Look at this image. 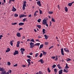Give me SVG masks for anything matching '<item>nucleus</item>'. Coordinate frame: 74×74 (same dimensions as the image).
Masks as SVG:
<instances>
[{"instance_id":"nucleus-21","label":"nucleus","mask_w":74,"mask_h":74,"mask_svg":"<svg viewBox=\"0 0 74 74\" xmlns=\"http://www.w3.org/2000/svg\"><path fill=\"white\" fill-rule=\"evenodd\" d=\"M30 47H33V45H34V43H32V42H30Z\"/></svg>"},{"instance_id":"nucleus-36","label":"nucleus","mask_w":74,"mask_h":74,"mask_svg":"<svg viewBox=\"0 0 74 74\" xmlns=\"http://www.w3.org/2000/svg\"><path fill=\"white\" fill-rule=\"evenodd\" d=\"M69 6H71L72 5V4L71 3H69L68 4Z\"/></svg>"},{"instance_id":"nucleus-18","label":"nucleus","mask_w":74,"mask_h":74,"mask_svg":"<svg viewBox=\"0 0 74 74\" xmlns=\"http://www.w3.org/2000/svg\"><path fill=\"white\" fill-rule=\"evenodd\" d=\"M62 71H63V70H60L59 71V74H62Z\"/></svg>"},{"instance_id":"nucleus-9","label":"nucleus","mask_w":74,"mask_h":74,"mask_svg":"<svg viewBox=\"0 0 74 74\" xmlns=\"http://www.w3.org/2000/svg\"><path fill=\"white\" fill-rule=\"evenodd\" d=\"M11 51V49L9 48H8L7 49V50L5 51L6 52H8Z\"/></svg>"},{"instance_id":"nucleus-43","label":"nucleus","mask_w":74,"mask_h":74,"mask_svg":"<svg viewBox=\"0 0 74 74\" xmlns=\"http://www.w3.org/2000/svg\"><path fill=\"white\" fill-rule=\"evenodd\" d=\"M25 6H23V10H25L26 8H25Z\"/></svg>"},{"instance_id":"nucleus-63","label":"nucleus","mask_w":74,"mask_h":74,"mask_svg":"<svg viewBox=\"0 0 74 74\" xmlns=\"http://www.w3.org/2000/svg\"><path fill=\"white\" fill-rule=\"evenodd\" d=\"M58 58L56 57V59H55V60H56V61L57 60H58Z\"/></svg>"},{"instance_id":"nucleus-28","label":"nucleus","mask_w":74,"mask_h":74,"mask_svg":"<svg viewBox=\"0 0 74 74\" xmlns=\"http://www.w3.org/2000/svg\"><path fill=\"white\" fill-rule=\"evenodd\" d=\"M38 55H39V53H36L35 55V58H37L38 56Z\"/></svg>"},{"instance_id":"nucleus-56","label":"nucleus","mask_w":74,"mask_h":74,"mask_svg":"<svg viewBox=\"0 0 74 74\" xmlns=\"http://www.w3.org/2000/svg\"><path fill=\"white\" fill-rule=\"evenodd\" d=\"M58 68L60 69H62V67L60 66L59 67H58Z\"/></svg>"},{"instance_id":"nucleus-13","label":"nucleus","mask_w":74,"mask_h":74,"mask_svg":"<svg viewBox=\"0 0 74 74\" xmlns=\"http://www.w3.org/2000/svg\"><path fill=\"white\" fill-rule=\"evenodd\" d=\"M38 62H40L41 63H44V61H43L42 59H40Z\"/></svg>"},{"instance_id":"nucleus-20","label":"nucleus","mask_w":74,"mask_h":74,"mask_svg":"<svg viewBox=\"0 0 74 74\" xmlns=\"http://www.w3.org/2000/svg\"><path fill=\"white\" fill-rule=\"evenodd\" d=\"M42 52L43 53V55H44V56H45V55H46V54H47V53L45 52V51H42Z\"/></svg>"},{"instance_id":"nucleus-41","label":"nucleus","mask_w":74,"mask_h":74,"mask_svg":"<svg viewBox=\"0 0 74 74\" xmlns=\"http://www.w3.org/2000/svg\"><path fill=\"white\" fill-rule=\"evenodd\" d=\"M42 53H40V54L39 56L40 58H41V57H42Z\"/></svg>"},{"instance_id":"nucleus-15","label":"nucleus","mask_w":74,"mask_h":74,"mask_svg":"<svg viewBox=\"0 0 74 74\" xmlns=\"http://www.w3.org/2000/svg\"><path fill=\"white\" fill-rule=\"evenodd\" d=\"M17 36L18 37H21V34L19 33H17L16 34Z\"/></svg>"},{"instance_id":"nucleus-27","label":"nucleus","mask_w":74,"mask_h":74,"mask_svg":"<svg viewBox=\"0 0 74 74\" xmlns=\"http://www.w3.org/2000/svg\"><path fill=\"white\" fill-rule=\"evenodd\" d=\"M45 29H42V32H43L42 34H45Z\"/></svg>"},{"instance_id":"nucleus-47","label":"nucleus","mask_w":74,"mask_h":74,"mask_svg":"<svg viewBox=\"0 0 74 74\" xmlns=\"http://www.w3.org/2000/svg\"><path fill=\"white\" fill-rule=\"evenodd\" d=\"M23 15H21L19 16V18H23Z\"/></svg>"},{"instance_id":"nucleus-53","label":"nucleus","mask_w":74,"mask_h":74,"mask_svg":"<svg viewBox=\"0 0 74 74\" xmlns=\"http://www.w3.org/2000/svg\"><path fill=\"white\" fill-rule=\"evenodd\" d=\"M44 36H45V39H46V40H47V35H44Z\"/></svg>"},{"instance_id":"nucleus-14","label":"nucleus","mask_w":74,"mask_h":74,"mask_svg":"<svg viewBox=\"0 0 74 74\" xmlns=\"http://www.w3.org/2000/svg\"><path fill=\"white\" fill-rule=\"evenodd\" d=\"M23 6L24 7H26V1H24L23 2Z\"/></svg>"},{"instance_id":"nucleus-1","label":"nucleus","mask_w":74,"mask_h":74,"mask_svg":"<svg viewBox=\"0 0 74 74\" xmlns=\"http://www.w3.org/2000/svg\"><path fill=\"white\" fill-rule=\"evenodd\" d=\"M0 71H2L3 74H7V73H6V71L5 70V69L4 68H1L0 67Z\"/></svg>"},{"instance_id":"nucleus-35","label":"nucleus","mask_w":74,"mask_h":74,"mask_svg":"<svg viewBox=\"0 0 74 74\" xmlns=\"http://www.w3.org/2000/svg\"><path fill=\"white\" fill-rule=\"evenodd\" d=\"M17 24V23H12V25H16Z\"/></svg>"},{"instance_id":"nucleus-37","label":"nucleus","mask_w":74,"mask_h":74,"mask_svg":"<svg viewBox=\"0 0 74 74\" xmlns=\"http://www.w3.org/2000/svg\"><path fill=\"white\" fill-rule=\"evenodd\" d=\"M7 64L8 66H10L11 64V63L10 62H7Z\"/></svg>"},{"instance_id":"nucleus-16","label":"nucleus","mask_w":74,"mask_h":74,"mask_svg":"<svg viewBox=\"0 0 74 74\" xmlns=\"http://www.w3.org/2000/svg\"><path fill=\"white\" fill-rule=\"evenodd\" d=\"M24 25V23H19V26H23Z\"/></svg>"},{"instance_id":"nucleus-30","label":"nucleus","mask_w":74,"mask_h":74,"mask_svg":"<svg viewBox=\"0 0 74 74\" xmlns=\"http://www.w3.org/2000/svg\"><path fill=\"white\" fill-rule=\"evenodd\" d=\"M51 21L53 22H55V20L53 18H52Z\"/></svg>"},{"instance_id":"nucleus-50","label":"nucleus","mask_w":74,"mask_h":74,"mask_svg":"<svg viewBox=\"0 0 74 74\" xmlns=\"http://www.w3.org/2000/svg\"><path fill=\"white\" fill-rule=\"evenodd\" d=\"M51 24H52V22L51 21H50V26H51Z\"/></svg>"},{"instance_id":"nucleus-57","label":"nucleus","mask_w":74,"mask_h":74,"mask_svg":"<svg viewBox=\"0 0 74 74\" xmlns=\"http://www.w3.org/2000/svg\"><path fill=\"white\" fill-rule=\"evenodd\" d=\"M23 17H26V16H27V15H23Z\"/></svg>"},{"instance_id":"nucleus-45","label":"nucleus","mask_w":74,"mask_h":74,"mask_svg":"<svg viewBox=\"0 0 74 74\" xmlns=\"http://www.w3.org/2000/svg\"><path fill=\"white\" fill-rule=\"evenodd\" d=\"M3 37V35H0V40H1V37Z\"/></svg>"},{"instance_id":"nucleus-5","label":"nucleus","mask_w":74,"mask_h":74,"mask_svg":"<svg viewBox=\"0 0 74 74\" xmlns=\"http://www.w3.org/2000/svg\"><path fill=\"white\" fill-rule=\"evenodd\" d=\"M12 11H13V12H15V11H16V9L15 8L14 6H13V8H12Z\"/></svg>"},{"instance_id":"nucleus-10","label":"nucleus","mask_w":74,"mask_h":74,"mask_svg":"<svg viewBox=\"0 0 74 74\" xmlns=\"http://www.w3.org/2000/svg\"><path fill=\"white\" fill-rule=\"evenodd\" d=\"M66 66L65 67H64V68L67 70V69H68L69 68V67L68 66V64H67L66 63Z\"/></svg>"},{"instance_id":"nucleus-44","label":"nucleus","mask_w":74,"mask_h":74,"mask_svg":"<svg viewBox=\"0 0 74 74\" xmlns=\"http://www.w3.org/2000/svg\"><path fill=\"white\" fill-rule=\"evenodd\" d=\"M56 66V65H54L52 67H53V68H55V67Z\"/></svg>"},{"instance_id":"nucleus-59","label":"nucleus","mask_w":74,"mask_h":74,"mask_svg":"<svg viewBox=\"0 0 74 74\" xmlns=\"http://www.w3.org/2000/svg\"><path fill=\"white\" fill-rule=\"evenodd\" d=\"M34 31L35 32H37V30L36 29H34Z\"/></svg>"},{"instance_id":"nucleus-49","label":"nucleus","mask_w":74,"mask_h":74,"mask_svg":"<svg viewBox=\"0 0 74 74\" xmlns=\"http://www.w3.org/2000/svg\"><path fill=\"white\" fill-rule=\"evenodd\" d=\"M18 66V64H16L15 65H14V67H16V66Z\"/></svg>"},{"instance_id":"nucleus-24","label":"nucleus","mask_w":74,"mask_h":74,"mask_svg":"<svg viewBox=\"0 0 74 74\" xmlns=\"http://www.w3.org/2000/svg\"><path fill=\"white\" fill-rule=\"evenodd\" d=\"M65 10L66 12H67L68 11V8L67 7H65Z\"/></svg>"},{"instance_id":"nucleus-48","label":"nucleus","mask_w":74,"mask_h":74,"mask_svg":"<svg viewBox=\"0 0 74 74\" xmlns=\"http://www.w3.org/2000/svg\"><path fill=\"white\" fill-rule=\"evenodd\" d=\"M51 59H55V57H51Z\"/></svg>"},{"instance_id":"nucleus-25","label":"nucleus","mask_w":74,"mask_h":74,"mask_svg":"<svg viewBox=\"0 0 74 74\" xmlns=\"http://www.w3.org/2000/svg\"><path fill=\"white\" fill-rule=\"evenodd\" d=\"M17 44L16 45L17 47H19V44H20V42L19 41H18L17 42Z\"/></svg>"},{"instance_id":"nucleus-22","label":"nucleus","mask_w":74,"mask_h":74,"mask_svg":"<svg viewBox=\"0 0 74 74\" xmlns=\"http://www.w3.org/2000/svg\"><path fill=\"white\" fill-rule=\"evenodd\" d=\"M20 50L21 51V52H24L25 51V49L23 48H21Z\"/></svg>"},{"instance_id":"nucleus-46","label":"nucleus","mask_w":74,"mask_h":74,"mask_svg":"<svg viewBox=\"0 0 74 74\" xmlns=\"http://www.w3.org/2000/svg\"><path fill=\"white\" fill-rule=\"evenodd\" d=\"M39 74H42V72H41V71H39L38 73Z\"/></svg>"},{"instance_id":"nucleus-23","label":"nucleus","mask_w":74,"mask_h":74,"mask_svg":"<svg viewBox=\"0 0 74 74\" xmlns=\"http://www.w3.org/2000/svg\"><path fill=\"white\" fill-rule=\"evenodd\" d=\"M66 60L68 62H69V61H71V59L69 58H67L66 59Z\"/></svg>"},{"instance_id":"nucleus-12","label":"nucleus","mask_w":74,"mask_h":74,"mask_svg":"<svg viewBox=\"0 0 74 74\" xmlns=\"http://www.w3.org/2000/svg\"><path fill=\"white\" fill-rule=\"evenodd\" d=\"M64 69V72H65V73H67L69 71V69Z\"/></svg>"},{"instance_id":"nucleus-34","label":"nucleus","mask_w":74,"mask_h":74,"mask_svg":"<svg viewBox=\"0 0 74 74\" xmlns=\"http://www.w3.org/2000/svg\"><path fill=\"white\" fill-rule=\"evenodd\" d=\"M41 19H39L37 21L38 22L40 23L41 22Z\"/></svg>"},{"instance_id":"nucleus-6","label":"nucleus","mask_w":74,"mask_h":74,"mask_svg":"<svg viewBox=\"0 0 74 74\" xmlns=\"http://www.w3.org/2000/svg\"><path fill=\"white\" fill-rule=\"evenodd\" d=\"M37 12L38 13V11H36L35 12L34 14V16H37Z\"/></svg>"},{"instance_id":"nucleus-42","label":"nucleus","mask_w":74,"mask_h":74,"mask_svg":"<svg viewBox=\"0 0 74 74\" xmlns=\"http://www.w3.org/2000/svg\"><path fill=\"white\" fill-rule=\"evenodd\" d=\"M27 18H25L23 19V20L24 22H25V21H26L25 20H27Z\"/></svg>"},{"instance_id":"nucleus-62","label":"nucleus","mask_w":74,"mask_h":74,"mask_svg":"<svg viewBox=\"0 0 74 74\" xmlns=\"http://www.w3.org/2000/svg\"><path fill=\"white\" fill-rule=\"evenodd\" d=\"M22 67H25V65H22Z\"/></svg>"},{"instance_id":"nucleus-7","label":"nucleus","mask_w":74,"mask_h":74,"mask_svg":"<svg viewBox=\"0 0 74 74\" xmlns=\"http://www.w3.org/2000/svg\"><path fill=\"white\" fill-rule=\"evenodd\" d=\"M36 3H37V4H38V5H39V6H41V4H40V3H41V2L40 1L37 2H36Z\"/></svg>"},{"instance_id":"nucleus-40","label":"nucleus","mask_w":74,"mask_h":74,"mask_svg":"<svg viewBox=\"0 0 74 74\" xmlns=\"http://www.w3.org/2000/svg\"><path fill=\"white\" fill-rule=\"evenodd\" d=\"M30 41H32V42H34V39L32 38L31 39Z\"/></svg>"},{"instance_id":"nucleus-61","label":"nucleus","mask_w":74,"mask_h":74,"mask_svg":"<svg viewBox=\"0 0 74 74\" xmlns=\"http://www.w3.org/2000/svg\"><path fill=\"white\" fill-rule=\"evenodd\" d=\"M9 73H11V72H12V70H10L9 71Z\"/></svg>"},{"instance_id":"nucleus-4","label":"nucleus","mask_w":74,"mask_h":74,"mask_svg":"<svg viewBox=\"0 0 74 74\" xmlns=\"http://www.w3.org/2000/svg\"><path fill=\"white\" fill-rule=\"evenodd\" d=\"M19 53V52L17 50H15L14 52L13 53L14 55H18Z\"/></svg>"},{"instance_id":"nucleus-58","label":"nucleus","mask_w":74,"mask_h":74,"mask_svg":"<svg viewBox=\"0 0 74 74\" xmlns=\"http://www.w3.org/2000/svg\"><path fill=\"white\" fill-rule=\"evenodd\" d=\"M29 55H33V53H30Z\"/></svg>"},{"instance_id":"nucleus-31","label":"nucleus","mask_w":74,"mask_h":74,"mask_svg":"<svg viewBox=\"0 0 74 74\" xmlns=\"http://www.w3.org/2000/svg\"><path fill=\"white\" fill-rule=\"evenodd\" d=\"M10 44L11 45V46H12L13 45V43H12V41H11L10 42Z\"/></svg>"},{"instance_id":"nucleus-32","label":"nucleus","mask_w":74,"mask_h":74,"mask_svg":"<svg viewBox=\"0 0 74 74\" xmlns=\"http://www.w3.org/2000/svg\"><path fill=\"white\" fill-rule=\"evenodd\" d=\"M54 71L55 73H57V69H54Z\"/></svg>"},{"instance_id":"nucleus-60","label":"nucleus","mask_w":74,"mask_h":74,"mask_svg":"<svg viewBox=\"0 0 74 74\" xmlns=\"http://www.w3.org/2000/svg\"><path fill=\"white\" fill-rule=\"evenodd\" d=\"M9 3H11V1L10 0H9Z\"/></svg>"},{"instance_id":"nucleus-38","label":"nucleus","mask_w":74,"mask_h":74,"mask_svg":"<svg viewBox=\"0 0 74 74\" xmlns=\"http://www.w3.org/2000/svg\"><path fill=\"white\" fill-rule=\"evenodd\" d=\"M14 16H15V17H16L18 16V14H15Z\"/></svg>"},{"instance_id":"nucleus-33","label":"nucleus","mask_w":74,"mask_h":74,"mask_svg":"<svg viewBox=\"0 0 74 74\" xmlns=\"http://www.w3.org/2000/svg\"><path fill=\"white\" fill-rule=\"evenodd\" d=\"M47 71H48V72L49 73H51V70L49 69V68L47 69Z\"/></svg>"},{"instance_id":"nucleus-2","label":"nucleus","mask_w":74,"mask_h":74,"mask_svg":"<svg viewBox=\"0 0 74 74\" xmlns=\"http://www.w3.org/2000/svg\"><path fill=\"white\" fill-rule=\"evenodd\" d=\"M42 23L43 25H45L47 26V19L45 18L43 20Z\"/></svg>"},{"instance_id":"nucleus-17","label":"nucleus","mask_w":74,"mask_h":74,"mask_svg":"<svg viewBox=\"0 0 74 74\" xmlns=\"http://www.w3.org/2000/svg\"><path fill=\"white\" fill-rule=\"evenodd\" d=\"M64 50L66 52H69V50H68V49L67 48H64Z\"/></svg>"},{"instance_id":"nucleus-8","label":"nucleus","mask_w":74,"mask_h":74,"mask_svg":"<svg viewBox=\"0 0 74 74\" xmlns=\"http://www.w3.org/2000/svg\"><path fill=\"white\" fill-rule=\"evenodd\" d=\"M61 52L63 56H64V51H63V49L62 48L61 50Z\"/></svg>"},{"instance_id":"nucleus-26","label":"nucleus","mask_w":74,"mask_h":74,"mask_svg":"<svg viewBox=\"0 0 74 74\" xmlns=\"http://www.w3.org/2000/svg\"><path fill=\"white\" fill-rule=\"evenodd\" d=\"M36 26H37L38 27L39 29H41V25H36Z\"/></svg>"},{"instance_id":"nucleus-51","label":"nucleus","mask_w":74,"mask_h":74,"mask_svg":"<svg viewBox=\"0 0 74 74\" xmlns=\"http://www.w3.org/2000/svg\"><path fill=\"white\" fill-rule=\"evenodd\" d=\"M28 17L30 18V17H32V14H30L28 16Z\"/></svg>"},{"instance_id":"nucleus-55","label":"nucleus","mask_w":74,"mask_h":74,"mask_svg":"<svg viewBox=\"0 0 74 74\" xmlns=\"http://www.w3.org/2000/svg\"><path fill=\"white\" fill-rule=\"evenodd\" d=\"M58 68L60 69H62V67L60 66L59 67H58Z\"/></svg>"},{"instance_id":"nucleus-19","label":"nucleus","mask_w":74,"mask_h":74,"mask_svg":"<svg viewBox=\"0 0 74 74\" xmlns=\"http://www.w3.org/2000/svg\"><path fill=\"white\" fill-rule=\"evenodd\" d=\"M48 10H47V12H48V13L49 14H53V12H49V11H48Z\"/></svg>"},{"instance_id":"nucleus-29","label":"nucleus","mask_w":74,"mask_h":74,"mask_svg":"<svg viewBox=\"0 0 74 74\" xmlns=\"http://www.w3.org/2000/svg\"><path fill=\"white\" fill-rule=\"evenodd\" d=\"M27 58H29V59H32V58H31V56H28L27 55Z\"/></svg>"},{"instance_id":"nucleus-52","label":"nucleus","mask_w":74,"mask_h":74,"mask_svg":"<svg viewBox=\"0 0 74 74\" xmlns=\"http://www.w3.org/2000/svg\"><path fill=\"white\" fill-rule=\"evenodd\" d=\"M23 29V28H20L19 29V30H22Z\"/></svg>"},{"instance_id":"nucleus-11","label":"nucleus","mask_w":74,"mask_h":74,"mask_svg":"<svg viewBox=\"0 0 74 74\" xmlns=\"http://www.w3.org/2000/svg\"><path fill=\"white\" fill-rule=\"evenodd\" d=\"M40 45V43H38L35 44L34 45V46H39Z\"/></svg>"},{"instance_id":"nucleus-64","label":"nucleus","mask_w":74,"mask_h":74,"mask_svg":"<svg viewBox=\"0 0 74 74\" xmlns=\"http://www.w3.org/2000/svg\"><path fill=\"white\" fill-rule=\"evenodd\" d=\"M57 66H58V67H59L60 66V64H58V65H57Z\"/></svg>"},{"instance_id":"nucleus-39","label":"nucleus","mask_w":74,"mask_h":74,"mask_svg":"<svg viewBox=\"0 0 74 74\" xmlns=\"http://www.w3.org/2000/svg\"><path fill=\"white\" fill-rule=\"evenodd\" d=\"M39 12L40 14H42V11L40 10V9H39Z\"/></svg>"},{"instance_id":"nucleus-54","label":"nucleus","mask_w":74,"mask_h":74,"mask_svg":"<svg viewBox=\"0 0 74 74\" xmlns=\"http://www.w3.org/2000/svg\"><path fill=\"white\" fill-rule=\"evenodd\" d=\"M44 44H42L40 45V47H43Z\"/></svg>"},{"instance_id":"nucleus-3","label":"nucleus","mask_w":74,"mask_h":74,"mask_svg":"<svg viewBox=\"0 0 74 74\" xmlns=\"http://www.w3.org/2000/svg\"><path fill=\"white\" fill-rule=\"evenodd\" d=\"M30 61H31V60L30 59H28L27 60V62L28 64V67H29V66L30 65Z\"/></svg>"}]
</instances>
